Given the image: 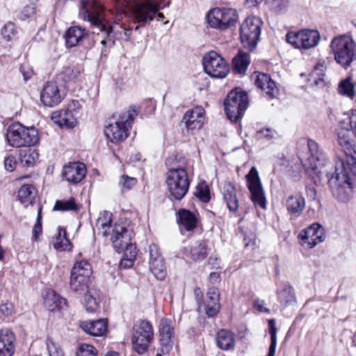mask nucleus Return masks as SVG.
<instances>
[{
  "instance_id": "62",
  "label": "nucleus",
  "mask_w": 356,
  "mask_h": 356,
  "mask_svg": "<svg viewBox=\"0 0 356 356\" xmlns=\"http://www.w3.org/2000/svg\"><path fill=\"white\" fill-rule=\"evenodd\" d=\"M259 133L261 134H262V136L268 140H270V139L274 138L275 134V131H273L269 129L261 130V131H259Z\"/></svg>"
},
{
  "instance_id": "36",
  "label": "nucleus",
  "mask_w": 356,
  "mask_h": 356,
  "mask_svg": "<svg viewBox=\"0 0 356 356\" xmlns=\"http://www.w3.org/2000/svg\"><path fill=\"white\" fill-rule=\"evenodd\" d=\"M19 155L22 163L28 167L34 165L39 159L38 152L31 148L21 149Z\"/></svg>"
},
{
  "instance_id": "30",
  "label": "nucleus",
  "mask_w": 356,
  "mask_h": 356,
  "mask_svg": "<svg viewBox=\"0 0 356 356\" xmlns=\"http://www.w3.org/2000/svg\"><path fill=\"white\" fill-rule=\"evenodd\" d=\"M208 299L206 301V313L209 316H215L220 309L219 293L215 288H211L207 292Z\"/></svg>"
},
{
  "instance_id": "34",
  "label": "nucleus",
  "mask_w": 356,
  "mask_h": 356,
  "mask_svg": "<svg viewBox=\"0 0 356 356\" xmlns=\"http://www.w3.org/2000/svg\"><path fill=\"white\" fill-rule=\"evenodd\" d=\"M34 197L35 188L32 185L24 184L18 191V200L26 207L33 203Z\"/></svg>"
},
{
  "instance_id": "63",
  "label": "nucleus",
  "mask_w": 356,
  "mask_h": 356,
  "mask_svg": "<svg viewBox=\"0 0 356 356\" xmlns=\"http://www.w3.org/2000/svg\"><path fill=\"white\" fill-rule=\"evenodd\" d=\"M264 0H245V4L248 7H254L261 3H262Z\"/></svg>"
},
{
  "instance_id": "12",
  "label": "nucleus",
  "mask_w": 356,
  "mask_h": 356,
  "mask_svg": "<svg viewBox=\"0 0 356 356\" xmlns=\"http://www.w3.org/2000/svg\"><path fill=\"white\" fill-rule=\"evenodd\" d=\"M204 72L211 77L222 79L229 72L227 62L214 51L207 53L202 58Z\"/></svg>"
},
{
  "instance_id": "61",
  "label": "nucleus",
  "mask_w": 356,
  "mask_h": 356,
  "mask_svg": "<svg viewBox=\"0 0 356 356\" xmlns=\"http://www.w3.org/2000/svg\"><path fill=\"white\" fill-rule=\"evenodd\" d=\"M0 312L5 315H10L13 312V305L10 303L2 304L0 305Z\"/></svg>"
},
{
  "instance_id": "4",
  "label": "nucleus",
  "mask_w": 356,
  "mask_h": 356,
  "mask_svg": "<svg viewBox=\"0 0 356 356\" xmlns=\"http://www.w3.org/2000/svg\"><path fill=\"white\" fill-rule=\"evenodd\" d=\"M139 114L136 106H130L128 110L121 112L114 123L106 127V136L113 143L123 141L128 135L134 118Z\"/></svg>"
},
{
  "instance_id": "27",
  "label": "nucleus",
  "mask_w": 356,
  "mask_h": 356,
  "mask_svg": "<svg viewBox=\"0 0 356 356\" xmlns=\"http://www.w3.org/2000/svg\"><path fill=\"white\" fill-rule=\"evenodd\" d=\"M222 193L229 211H236L238 208V200L235 186L230 182H225L222 186Z\"/></svg>"
},
{
  "instance_id": "54",
  "label": "nucleus",
  "mask_w": 356,
  "mask_h": 356,
  "mask_svg": "<svg viewBox=\"0 0 356 356\" xmlns=\"http://www.w3.org/2000/svg\"><path fill=\"white\" fill-rule=\"evenodd\" d=\"M19 71L25 81L29 80L34 74L32 67L27 63L22 64L19 67Z\"/></svg>"
},
{
  "instance_id": "24",
  "label": "nucleus",
  "mask_w": 356,
  "mask_h": 356,
  "mask_svg": "<svg viewBox=\"0 0 356 356\" xmlns=\"http://www.w3.org/2000/svg\"><path fill=\"white\" fill-rule=\"evenodd\" d=\"M88 31L82 29L79 26H73L70 27L64 35L65 44L67 47H74L79 44V42L88 35Z\"/></svg>"
},
{
  "instance_id": "26",
  "label": "nucleus",
  "mask_w": 356,
  "mask_h": 356,
  "mask_svg": "<svg viewBox=\"0 0 356 356\" xmlns=\"http://www.w3.org/2000/svg\"><path fill=\"white\" fill-rule=\"evenodd\" d=\"M285 207L289 213L298 216L305 207V198L299 193L291 195L286 200Z\"/></svg>"
},
{
  "instance_id": "28",
  "label": "nucleus",
  "mask_w": 356,
  "mask_h": 356,
  "mask_svg": "<svg viewBox=\"0 0 356 356\" xmlns=\"http://www.w3.org/2000/svg\"><path fill=\"white\" fill-rule=\"evenodd\" d=\"M216 344L222 350H233L235 346L234 334L227 330L222 329L217 332Z\"/></svg>"
},
{
  "instance_id": "33",
  "label": "nucleus",
  "mask_w": 356,
  "mask_h": 356,
  "mask_svg": "<svg viewBox=\"0 0 356 356\" xmlns=\"http://www.w3.org/2000/svg\"><path fill=\"white\" fill-rule=\"evenodd\" d=\"M179 220L180 224L187 231L193 230L197 225V218L191 211L181 209L178 212Z\"/></svg>"
},
{
  "instance_id": "53",
  "label": "nucleus",
  "mask_w": 356,
  "mask_h": 356,
  "mask_svg": "<svg viewBox=\"0 0 356 356\" xmlns=\"http://www.w3.org/2000/svg\"><path fill=\"white\" fill-rule=\"evenodd\" d=\"M41 213H42V207L40 206L38 211L37 221H36V223L35 224V226L33 229V238L35 241L38 240L40 234H41L42 231V223H41V218H42Z\"/></svg>"
},
{
  "instance_id": "18",
  "label": "nucleus",
  "mask_w": 356,
  "mask_h": 356,
  "mask_svg": "<svg viewBox=\"0 0 356 356\" xmlns=\"http://www.w3.org/2000/svg\"><path fill=\"white\" fill-rule=\"evenodd\" d=\"M302 244L308 248H313L325 238L323 227L318 223H313L299 234Z\"/></svg>"
},
{
  "instance_id": "22",
  "label": "nucleus",
  "mask_w": 356,
  "mask_h": 356,
  "mask_svg": "<svg viewBox=\"0 0 356 356\" xmlns=\"http://www.w3.org/2000/svg\"><path fill=\"white\" fill-rule=\"evenodd\" d=\"M254 83L270 98H275L278 95L279 89L269 74L259 72L256 75Z\"/></svg>"
},
{
  "instance_id": "17",
  "label": "nucleus",
  "mask_w": 356,
  "mask_h": 356,
  "mask_svg": "<svg viewBox=\"0 0 356 356\" xmlns=\"http://www.w3.org/2000/svg\"><path fill=\"white\" fill-rule=\"evenodd\" d=\"M172 324L170 319L164 318L159 325V341L163 353H168L174 346L175 328Z\"/></svg>"
},
{
  "instance_id": "40",
  "label": "nucleus",
  "mask_w": 356,
  "mask_h": 356,
  "mask_svg": "<svg viewBox=\"0 0 356 356\" xmlns=\"http://www.w3.org/2000/svg\"><path fill=\"white\" fill-rule=\"evenodd\" d=\"M191 259L195 261L204 259L207 255V244L204 241L195 243L190 250Z\"/></svg>"
},
{
  "instance_id": "44",
  "label": "nucleus",
  "mask_w": 356,
  "mask_h": 356,
  "mask_svg": "<svg viewBox=\"0 0 356 356\" xmlns=\"http://www.w3.org/2000/svg\"><path fill=\"white\" fill-rule=\"evenodd\" d=\"M70 242L66 238L65 230L62 228H59L56 238V241L54 244V248L58 250H65L70 247Z\"/></svg>"
},
{
  "instance_id": "57",
  "label": "nucleus",
  "mask_w": 356,
  "mask_h": 356,
  "mask_svg": "<svg viewBox=\"0 0 356 356\" xmlns=\"http://www.w3.org/2000/svg\"><path fill=\"white\" fill-rule=\"evenodd\" d=\"M135 259L123 257L120 262V267L122 268H129L134 265Z\"/></svg>"
},
{
  "instance_id": "8",
  "label": "nucleus",
  "mask_w": 356,
  "mask_h": 356,
  "mask_svg": "<svg viewBox=\"0 0 356 356\" xmlns=\"http://www.w3.org/2000/svg\"><path fill=\"white\" fill-rule=\"evenodd\" d=\"M154 339V330L152 323L146 320H138L133 326L131 342L133 348L138 354L147 351Z\"/></svg>"
},
{
  "instance_id": "6",
  "label": "nucleus",
  "mask_w": 356,
  "mask_h": 356,
  "mask_svg": "<svg viewBox=\"0 0 356 356\" xmlns=\"http://www.w3.org/2000/svg\"><path fill=\"white\" fill-rule=\"evenodd\" d=\"M6 140L9 145L15 148L31 147L39 140L38 132L34 127L14 124L7 129Z\"/></svg>"
},
{
  "instance_id": "5",
  "label": "nucleus",
  "mask_w": 356,
  "mask_h": 356,
  "mask_svg": "<svg viewBox=\"0 0 356 356\" xmlns=\"http://www.w3.org/2000/svg\"><path fill=\"white\" fill-rule=\"evenodd\" d=\"M330 47L336 62L345 69L356 60V44L348 35L334 37Z\"/></svg>"
},
{
  "instance_id": "20",
  "label": "nucleus",
  "mask_w": 356,
  "mask_h": 356,
  "mask_svg": "<svg viewBox=\"0 0 356 356\" xmlns=\"http://www.w3.org/2000/svg\"><path fill=\"white\" fill-rule=\"evenodd\" d=\"M204 110L202 107H195L186 112L181 122L187 131L200 129L204 124Z\"/></svg>"
},
{
  "instance_id": "38",
  "label": "nucleus",
  "mask_w": 356,
  "mask_h": 356,
  "mask_svg": "<svg viewBox=\"0 0 356 356\" xmlns=\"http://www.w3.org/2000/svg\"><path fill=\"white\" fill-rule=\"evenodd\" d=\"M83 299V305L88 312H95L98 308V302L95 290L90 289L86 291Z\"/></svg>"
},
{
  "instance_id": "16",
  "label": "nucleus",
  "mask_w": 356,
  "mask_h": 356,
  "mask_svg": "<svg viewBox=\"0 0 356 356\" xmlns=\"http://www.w3.org/2000/svg\"><path fill=\"white\" fill-rule=\"evenodd\" d=\"M248 188L251 193V198L254 204L262 209L266 208V198L259 173L255 167H252L246 175Z\"/></svg>"
},
{
  "instance_id": "46",
  "label": "nucleus",
  "mask_w": 356,
  "mask_h": 356,
  "mask_svg": "<svg viewBox=\"0 0 356 356\" xmlns=\"http://www.w3.org/2000/svg\"><path fill=\"white\" fill-rule=\"evenodd\" d=\"M17 33V31L15 24L10 22L4 24L1 31V35L7 41H10Z\"/></svg>"
},
{
  "instance_id": "55",
  "label": "nucleus",
  "mask_w": 356,
  "mask_h": 356,
  "mask_svg": "<svg viewBox=\"0 0 356 356\" xmlns=\"http://www.w3.org/2000/svg\"><path fill=\"white\" fill-rule=\"evenodd\" d=\"M17 164L16 159L13 156H8L5 158L4 166L6 170L12 172L15 168Z\"/></svg>"
},
{
  "instance_id": "32",
  "label": "nucleus",
  "mask_w": 356,
  "mask_h": 356,
  "mask_svg": "<svg viewBox=\"0 0 356 356\" xmlns=\"http://www.w3.org/2000/svg\"><path fill=\"white\" fill-rule=\"evenodd\" d=\"M234 73L244 74L250 64L248 54L239 51L232 60Z\"/></svg>"
},
{
  "instance_id": "10",
  "label": "nucleus",
  "mask_w": 356,
  "mask_h": 356,
  "mask_svg": "<svg viewBox=\"0 0 356 356\" xmlns=\"http://www.w3.org/2000/svg\"><path fill=\"white\" fill-rule=\"evenodd\" d=\"M114 236L111 239L113 248L118 252H124V256L136 259L137 255L136 247L131 243V232L124 226L115 224L113 229Z\"/></svg>"
},
{
  "instance_id": "43",
  "label": "nucleus",
  "mask_w": 356,
  "mask_h": 356,
  "mask_svg": "<svg viewBox=\"0 0 356 356\" xmlns=\"http://www.w3.org/2000/svg\"><path fill=\"white\" fill-rule=\"evenodd\" d=\"M269 334L270 335V344L268 356H275L277 346V332L275 320L272 318L268 320Z\"/></svg>"
},
{
  "instance_id": "21",
  "label": "nucleus",
  "mask_w": 356,
  "mask_h": 356,
  "mask_svg": "<svg viewBox=\"0 0 356 356\" xmlns=\"http://www.w3.org/2000/svg\"><path fill=\"white\" fill-rule=\"evenodd\" d=\"M86 165L81 162H73L66 165L63 170V176L70 183L77 184L86 176Z\"/></svg>"
},
{
  "instance_id": "23",
  "label": "nucleus",
  "mask_w": 356,
  "mask_h": 356,
  "mask_svg": "<svg viewBox=\"0 0 356 356\" xmlns=\"http://www.w3.org/2000/svg\"><path fill=\"white\" fill-rule=\"evenodd\" d=\"M15 337L8 330L0 331V356H12L15 351Z\"/></svg>"
},
{
  "instance_id": "29",
  "label": "nucleus",
  "mask_w": 356,
  "mask_h": 356,
  "mask_svg": "<svg viewBox=\"0 0 356 356\" xmlns=\"http://www.w3.org/2000/svg\"><path fill=\"white\" fill-rule=\"evenodd\" d=\"M112 213L108 211H104L100 213V216L97 218L96 226L99 230L102 236L106 237L111 234V237L114 236L112 227Z\"/></svg>"
},
{
  "instance_id": "37",
  "label": "nucleus",
  "mask_w": 356,
  "mask_h": 356,
  "mask_svg": "<svg viewBox=\"0 0 356 356\" xmlns=\"http://www.w3.org/2000/svg\"><path fill=\"white\" fill-rule=\"evenodd\" d=\"M71 273L85 279L90 280L92 271L90 264L88 261H81L74 264Z\"/></svg>"
},
{
  "instance_id": "9",
  "label": "nucleus",
  "mask_w": 356,
  "mask_h": 356,
  "mask_svg": "<svg viewBox=\"0 0 356 356\" xmlns=\"http://www.w3.org/2000/svg\"><path fill=\"white\" fill-rule=\"evenodd\" d=\"M248 106L246 92L235 89L231 91L224 101V109L228 118L232 122L238 121Z\"/></svg>"
},
{
  "instance_id": "2",
  "label": "nucleus",
  "mask_w": 356,
  "mask_h": 356,
  "mask_svg": "<svg viewBox=\"0 0 356 356\" xmlns=\"http://www.w3.org/2000/svg\"><path fill=\"white\" fill-rule=\"evenodd\" d=\"M80 2L83 18L90 22L100 32L106 35V39L101 41L103 45L114 44L115 42L110 38V35H115L117 38L126 41L129 40L132 29L123 21L124 18L127 19L125 12L116 14L113 25H106L103 21L104 7L99 0H80Z\"/></svg>"
},
{
  "instance_id": "51",
  "label": "nucleus",
  "mask_w": 356,
  "mask_h": 356,
  "mask_svg": "<svg viewBox=\"0 0 356 356\" xmlns=\"http://www.w3.org/2000/svg\"><path fill=\"white\" fill-rule=\"evenodd\" d=\"M149 265L151 264V263H154L157 259H163L161 256L160 250L159 247L156 244H151L149 246Z\"/></svg>"
},
{
  "instance_id": "31",
  "label": "nucleus",
  "mask_w": 356,
  "mask_h": 356,
  "mask_svg": "<svg viewBox=\"0 0 356 356\" xmlns=\"http://www.w3.org/2000/svg\"><path fill=\"white\" fill-rule=\"evenodd\" d=\"M44 299L45 306L49 311H54L56 308L62 309L66 305L65 299L61 298L55 291L51 289L46 291Z\"/></svg>"
},
{
  "instance_id": "60",
  "label": "nucleus",
  "mask_w": 356,
  "mask_h": 356,
  "mask_svg": "<svg viewBox=\"0 0 356 356\" xmlns=\"http://www.w3.org/2000/svg\"><path fill=\"white\" fill-rule=\"evenodd\" d=\"M254 306L261 312H269V309L265 307V302L262 300H255L254 302Z\"/></svg>"
},
{
  "instance_id": "7",
  "label": "nucleus",
  "mask_w": 356,
  "mask_h": 356,
  "mask_svg": "<svg viewBox=\"0 0 356 356\" xmlns=\"http://www.w3.org/2000/svg\"><path fill=\"white\" fill-rule=\"evenodd\" d=\"M129 9L127 18H130L134 24L143 26L156 18L160 5L153 0H143L134 1Z\"/></svg>"
},
{
  "instance_id": "50",
  "label": "nucleus",
  "mask_w": 356,
  "mask_h": 356,
  "mask_svg": "<svg viewBox=\"0 0 356 356\" xmlns=\"http://www.w3.org/2000/svg\"><path fill=\"white\" fill-rule=\"evenodd\" d=\"M196 197L203 202H208L210 200L209 189L207 186L199 185L195 192Z\"/></svg>"
},
{
  "instance_id": "52",
  "label": "nucleus",
  "mask_w": 356,
  "mask_h": 356,
  "mask_svg": "<svg viewBox=\"0 0 356 356\" xmlns=\"http://www.w3.org/2000/svg\"><path fill=\"white\" fill-rule=\"evenodd\" d=\"M269 3L271 8L277 13L284 11L288 6V0H270Z\"/></svg>"
},
{
  "instance_id": "19",
  "label": "nucleus",
  "mask_w": 356,
  "mask_h": 356,
  "mask_svg": "<svg viewBox=\"0 0 356 356\" xmlns=\"http://www.w3.org/2000/svg\"><path fill=\"white\" fill-rule=\"evenodd\" d=\"M64 98L56 83L47 82L40 92V99L46 106L53 107L57 106Z\"/></svg>"
},
{
  "instance_id": "3",
  "label": "nucleus",
  "mask_w": 356,
  "mask_h": 356,
  "mask_svg": "<svg viewBox=\"0 0 356 356\" xmlns=\"http://www.w3.org/2000/svg\"><path fill=\"white\" fill-rule=\"evenodd\" d=\"M168 170L166 172L165 182L169 193L175 200H181L187 193L190 181L186 170V161L184 157L168 159L166 161Z\"/></svg>"
},
{
  "instance_id": "39",
  "label": "nucleus",
  "mask_w": 356,
  "mask_h": 356,
  "mask_svg": "<svg viewBox=\"0 0 356 356\" xmlns=\"http://www.w3.org/2000/svg\"><path fill=\"white\" fill-rule=\"evenodd\" d=\"M278 300L283 304H289L295 301L293 288L288 284H284L282 289L278 290Z\"/></svg>"
},
{
  "instance_id": "1",
  "label": "nucleus",
  "mask_w": 356,
  "mask_h": 356,
  "mask_svg": "<svg viewBox=\"0 0 356 356\" xmlns=\"http://www.w3.org/2000/svg\"><path fill=\"white\" fill-rule=\"evenodd\" d=\"M337 142L345 153V158L336 163L334 172L332 175L328 170L332 165L327 163L325 153L313 140L307 141L308 155L300 159L307 174L316 184L321 182L325 175L333 195L345 201L356 185V146L349 128L341 125L337 130Z\"/></svg>"
},
{
  "instance_id": "14",
  "label": "nucleus",
  "mask_w": 356,
  "mask_h": 356,
  "mask_svg": "<svg viewBox=\"0 0 356 356\" xmlns=\"http://www.w3.org/2000/svg\"><path fill=\"white\" fill-rule=\"evenodd\" d=\"M286 41L297 49H308L316 47L320 40L319 32L316 30H301L289 32L286 35Z\"/></svg>"
},
{
  "instance_id": "11",
  "label": "nucleus",
  "mask_w": 356,
  "mask_h": 356,
  "mask_svg": "<svg viewBox=\"0 0 356 356\" xmlns=\"http://www.w3.org/2000/svg\"><path fill=\"white\" fill-rule=\"evenodd\" d=\"M262 22L257 17H248L241 26V40L243 47L250 51L253 50L261 34Z\"/></svg>"
},
{
  "instance_id": "41",
  "label": "nucleus",
  "mask_w": 356,
  "mask_h": 356,
  "mask_svg": "<svg viewBox=\"0 0 356 356\" xmlns=\"http://www.w3.org/2000/svg\"><path fill=\"white\" fill-rule=\"evenodd\" d=\"M149 266V270L157 280H163L165 279L167 272L164 259H159L156 262L151 263Z\"/></svg>"
},
{
  "instance_id": "42",
  "label": "nucleus",
  "mask_w": 356,
  "mask_h": 356,
  "mask_svg": "<svg viewBox=\"0 0 356 356\" xmlns=\"http://www.w3.org/2000/svg\"><path fill=\"white\" fill-rule=\"evenodd\" d=\"M79 209V206L76 203L73 197H70L68 200H57L54 207V210L60 211H77Z\"/></svg>"
},
{
  "instance_id": "64",
  "label": "nucleus",
  "mask_w": 356,
  "mask_h": 356,
  "mask_svg": "<svg viewBox=\"0 0 356 356\" xmlns=\"http://www.w3.org/2000/svg\"><path fill=\"white\" fill-rule=\"evenodd\" d=\"M219 278H220V275L218 273L212 272L210 273L209 280L211 282H216L219 280Z\"/></svg>"
},
{
  "instance_id": "13",
  "label": "nucleus",
  "mask_w": 356,
  "mask_h": 356,
  "mask_svg": "<svg viewBox=\"0 0 356 356\" xmlns=\"http://www.w3.org/2000/svg\"><path fill=\"white\" fill-rule=\"evenodd\" d=\"M238 20L236 11L232 8H215L207 14L208 24L215 29L225 30L234 26Z\"/></svg>"
},
{
  "instance_id": "49",
  "label": "nucleus",
  "mask_w": 356,
  "mask_h": 356,
  "mask_svg": "<svg viewBox=\"0 0 356 356\" xmlns=\"http://www.w3.org/2000/svg\"><path fill=\"white\" fill-rule=\"evenodd\" d=\"M46 344L49 356H64L63 350L51 339L47 338Z\"/></svg>"
},
{
  "instance_id": "15",
  "label": "nucleus",
  "mask_w": 356,
  "mask_h": 356,
  "mask_svg": "<svg viewBox=\"0 0 356 356\" xmlns=\"http://www.w3.org/2000/svg\"><path fill=\"white\" fill-rule=\"evenodd\" d=\"M79 107V102L72 100L66 109L54 112L51 115V119L60 127L73 128L77 124Z\"/></svg>"
},
{
  "instance_id": "48",
  "label": "nucleus",
  "mask_w": 356,
  "mask_h": 356,
  "mask_svg": "<svg viewBox=\"0 0 356 356\" xmlns=\"http://www.w3.org/2000/svg\"><path fill=\"white\" fill-rule=\"evenodd\" d=\"M76 356H97V351L93 346L83 343L79 346Z\"/></svg>"
},
{
  "instance_id": "47",
  "label": "nucleus",
  "mask_w": 356,
  "mask_h": 356,
  "mask_svg": "<svg viewBox=\"0 0 356 356\" xmlns=\"http://www.w3.org/2000/svg\"><path fill=\"white\" fill-rule=\"evenodd\" d=\"M137 183V180L134 177L127 175H122L119 180V184L122 187V191L126 192L131 189Z\"/></svg>"
},
{
  "instance_id": "45",
  "label": "nucleus",
  "mask_w": 356,
  "mask_h": 356,
  "mask_svg": "<svg viewBox=\"0 0 356 356\" xmlns=\"http://www.w3.org/2000/svg\"><path fill=\"white\" fill-rule=\"evenodd\" d=\"M339 92L340 94L349 97H352L354 95V86L351 82L350 78L348 77L340 83Z\"/></svg>"
},
{
  "instance_id": "35",
  "label": "nucleus",
  "mask_w": 356,
  "mask_h": 356,
  "mask_svg": "<svg viewBox=\"0 0 356 356\" xmlns=\"http://www.w3.org/2000/svg\"><path fill=\"white\" fill-rule=\"evenodd\" d=\"M90 282V280L85 279L71 273L70 284L71 289L74 291L85 293L86 291L90 290L88 286Z\"/></svg>"
},
{
  "instance_id": "56",
  "label": "nucleus",
  "mask_w": 356,
  "mask_h": 356,
  "mask_svg": "<svg viewBox=\"0 0 356 356\" xmlns=\"http://www.w3.org/2000/svg\"><path fill=\"white\" fill-rule=\"evenodd\" d=\"M34 13L35 8L32 6H26L24 8L19 17L22 20H25L26 18L33 16Z\"/></svg>"
},
{
  "instance_id": "25",
  "label": "nucleus",
  "mask_w": 356,
  "mask_h": 356,
  "mask_svg": "<svg viewBox=\"0 0 356 356\" xmlns=\"http://www.w3.org/2000/svg\"><path fill=\"white\" fill-rule=\"evenodd\" d=\"M80 327L86 333L95 337L103 336L107 330V321L105 319H98L93 321H83Z\"/></svg>"
},
{
  "instance_id": "59",
  "label": "nucleus",
  "mask_w": 356,
  "mask_h": 356,
  "mask_svg": "<svg viewBox=\"0 0 356 356\" xmlns=\"http://www.w3.org/2000/svg\"><path fill=\"white\" fill-rule=\"evenodd\" d=\"M348 119L350 127L356 136V110L352 111Z\"/></svg>"
},
{
  "instance_id": "58",
  "label": "nucleus",
  "mask_w": 356,
  "mask_h": 356,
  "mask_svg": "<svg viewBox=\"0 0 356 356\" xmlns=\"http://www.w3.org/2000/svg\"><path fill=\"white\" fill-rule=\"evenodd\" d=\"M65 74L68 76L69 79H73L79 74L80 71L75 67H68L65 70Z\"/></svg>"
}]
</instances>
